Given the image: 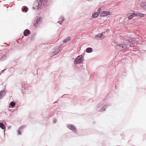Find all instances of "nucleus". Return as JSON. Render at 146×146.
Here are the masks:
<instances>
[{
    "label": "nucleus",
    "instance_id": "nucleus-18",
    "mask_svg": "<svg viewBox=\"0 0 146 146\" xmlns=\"http://www.w3.org/2000/svg\"><path fill=\"white\" fill-rule=\"evenodd\" d=\"M18 134H20L21 133V131L19 130H18Z\"/></svg>",
    "mask_w": 146,
    "mask_h": 146
},
{
    "label": "nucleus",
    "instance_id": "nucleus-19",
    "mask_svg": "<svg viewBox=\"0 0 146 146\" xmlns=\"http://www.w3.org/2000/svg\"><path fill=\"white\" fill-rule=\"evenodd\" d=\"M101 8H99L98 9V12H99V13L100 11H101Z\"/></svg>",
    "mask_w": 146,
    "mask_h": 146
},
{
    "label": "nucleus",
    "instance_id": "nucleus-17",
    "mask_svg": "<svg viewBox=\"0 0 146 146\" xmlns=\"http://www.w3.org/2000/svg\"><path fill=\"white\" fill-rule=\"evenodd\" d=\"M99 36H100V38H103L104 37V36L102 34H99Z\"/></svg>",
    "mask_w": 146,
    "mask_h": 146
},
{
    "label": "nucleus",
    "instance_id": "nucleus-6",
    "mask_svg": "<svg viewBox=\"0 0 146 146\" xmlns=\"http://www.w3.org/2000/svg\"><path fill=\"white\" fill-rule=\"evenodd\" d=\"M30 34V31L28 29H26L23 32V34L25 36H27Z\"/></svg>",
    "mask_w": 146,
    "mask_h": 146
},
{
    "label": "nucleus",
    "instance_id": "nucleus-3",
    "mask_svg": "<svg viewBox=\"0 0 146 146\" xmlns=\"http://www.w3.org/2000/svg\"><path fill=\"white\" fill-rule=\"evenodd\" d=\"M126 46L125 44H121L120 45H118L116 46L115 48L118 49H120L122 48H124Z\"/></svg>",
    "mask_w": 146,
    "mask_h": 146
},
{
    "label": "nucleus",
    "instance_id": "nucleus-13",
    "mask_svg": "<svg viewBox=\"0 0 146 146\" xmlns=\"http://www.w3.org/2000/svg\"><path fill=\"white\" fill-rule=\"evenodd\" d=\"M28 10V8L27 7H24L23 9H22V11L23 12H27Z\"/></svg>",
    "mask_w": 146,
    "mask_h": 146
},
{
    "label": "nucleus",
    "instance_id": "nucleus-9",
    "mask_svg": "<svg viewBox=\"0 0 146 146\" xmlns=\"http://www.w3.org/2000/svg\"><path fill=\"white\" fill-rule=\"evenodd\" d=\"M99 15V12L95 13H94L92 17L94 18H95L97 17Z\"/></svg>",
    "mask_w": 146,
    "mask_h": 146
},
{
    "label": "nucleus",
    "instance_id": "nucleus-4",
    "mask_svg": "<svg viewBox=\"0 0 146 146\" xmlns=\"http://www.w3.org/2000/svg\"><path fill=\"white\" fill-rule=\"evenodd\" d=\"M68 128L72 130H74L75 131H76V129L75 126L73 125L72 124H69L68 125Z\"/></svg>",
    "mask_w": 146,
    "mask_h": 146
},
{
    "label": "nucleus",
    "instance_id": "nucleus-5",
    "mask_svg": "<svg viewBox=\"0 0 146 146\" xmlns=\"http://www.w3.org/2000/svg\"><path fill=\"white\" fill-rule=\"evenodd\" d=\"M40 18H37V19L35 21L34 25L35 27H37V26L38 24L39 23H40Z\"/></svg>",
    "mask_w": 146,
    "mask_h": 146
},
{
    "label": "nucleus",
    "instance_id": "nucleus-20",
    "mask_svg": "<svg viewBox=\"0 0 146 146\" xmlns=\"http://www.w3.org/2000/svg\"><path fill=\"white\" fill-rule=\"evenodd\" d=\"M56 119H54V123H56Z\"/></svg>",
    "mask_w": 146,
    "mask_h": 146
},
{
    "label": "nucleus",
    "instance_id": "nucleus-12",
    "mask_svg": "<svg viewBox=\"0 0 146 146\" xmlns=\"http://www.w3.org/2000/svg\"><path fill=\"white\" fill-rule=\"evenodd\" d=\"M137 16H140L141 17H143L144 16V15L143 14L141 13H136Z\"/></svg>",
    "mask_w": 146,
    "mask_h": 146
},
{
    "label": "nucleus",
    "instance_id": "nucleus-7",
    "mask_svg": "<svg viewBox=\"0 0 146 146\" xmlns=\"http://www.w3.org/2000/svg\"><path fill=\"white\" fill-rule=\"evenodd\" d=\"M102 14L101 15L102 16H106L110 14V12L109 11H103L102 13Z\"/></svg>",
    "mask_w": 146,
    "mask_h": 146
},
{
    "label": "nucleus",
    "instance_id": "nucleus-15",
    "mask_svg": "<svg viewBox=\"0 0 146 146\" xmlns=\"http://www.w3.org/2000/svg\"><path fill=\"white\" fill-rule=\"evenodd\" d=\"M4 91L3 90L1 91L0 92V99L1 98L2 96L3 95V93Z\"/></svg>",
    "mask_w": 146,
    "mask_h": 146
},
{
    "label": "nucleus",
    "instance_id": "nucleus-10",
    "mask_svg": "<svg viewBox=\"0 0 146 146\" xmlns=\"http://www.w3.org/2000/svg\"><path fill=\"white\" fill-rule=\"evenodd\" d=\"M92 49L91 48H87L86 49V51L88 53H90L92 52Z\"/></svg>",
    "mask_w": 146,
    "mask_h": 146
},
{
    "label": "nucleus",
    "instance_id": "nucleus-11",
    "mask_svg": "<svg viewBox=\"0 0 146 146\" xmlns=\"http://www.w3.org/2000/svg\"><path fill=\"white\" fill-rule=\"evenodd\" d=\"M0 127L3 129H5V126H4V124L2 123H0Z\"/></svg>",
    "mask_w": 146,
    "mask_h": 146
},
{
    "label": "nucleus",
    "instance_id": "nucleus-16",
    "mask_svg": "<svg viewBox=\"0 0 146 146\" xmlns=\"http://www.w3.org/2000/svg\"><path fill=\"white\" fill-rule=\"evenodd\" d=\"M10 105L12 107H14L15 106V104L13 102H12L10 103Z\"/></svg>",
    "mask_w": 146,
    "mask_h": 146
},
{
    "label": "nucleus",
    "instance_id": "nucleus-14",
    "mask_svg": "<svg viewBox=\"0 0 146 146\" xmlns=\"http://www.w3.org/2000/svg\"><path fill=\"white\" fill-rule=\"evenodd\" d=\"M70 40V37H68V38L64 40L63 41L64 43H66Z\"/></svg>",
    "mask_w": 146,
    "mask_h": 146
},
{
    "label": "nucleus",
    "instance_id": "nucleus-21",
    "mask_svg": "<svg viewBox=\"0 0 146 146\" xmlns=\"http://www.w3.org/2000/svg\"><path fill=\"white\" fill-rule=\"evenodd\" d=\"M59 23H60V24H61L60 22H59Z\"/></svg>",
    "mask_w": 146,
    "mask_h": 146
},
{
    "label": "nucleus",
    "instance_id": "nucleus-8",
    "mask_svg": "<svg viewBox=\"0 0 146 146\" xmlns=\"http://www.w3.org/2000/svg\"><path fill=\"white\" fill-rule=\"evenodd\" d=\"M136 13H132L130 16L128 17V18L129 19H132L134 17L136 16Z\"/></svg>",
    "mask_w": 146,
    "mask_h": 146
},
{
    "label": "nucleus",
    "instance_id": "nucleus-1",
    "mask_svg": "<svg viewBox=\"0 0 146 146\" xmlns=\"http://www.w3.org/2000/svg\"><path fill=\"white\" fill-rule=\"evenodd\" d=\"M42 4L40 0H37L34 3L33 8V9L37 10L39 9Z\"/></svg>",
    "mask_w": 146,
    "mask_h": 146
},
{
    "label": "nucleus",
    "instance_id": "nucleus-2",
    "mask_svg": "<svg viewBox=\"0 0 146 146\" xmlns=\"http://www.w3.org/2000/svg\"><path fill=\"white\" fill-rule=\"evenodd\" d=\"M82 56L81 55L78 56L76 59V63L80 64L82 62Z\"/></svg>",
    "mask_w": 146,
    "mask_h": 146
}]
</instances>
